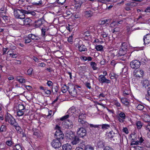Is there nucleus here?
Listing matches in <instances>:
<instances>
[{
	"instance_id": "48",
	"label": "nucleus",
	"mask_w": 150,
	"mask_h": 150,
	"mask_svg": "<svg viewBox=\"0 0 150 150\" xmlns=\"http://www.w3.org/2000/svg\"><path fill=\"white\" fill-rule=\"evenodd\" d=\"M116 25H117V22L116 21H113L110 24V27L111 28H113Z\"/></svg>"
},
{
	"instance_id": "49",
	"label": "nucleus",
	"mask_w": 150,
	"mask_h": 150,
	"mask_svg": "<svg viewBox=\"0 0 150 150\" xmlns=\"http://www.w3.org/2000/svg\"><path fill=\"white\" fill-rule=\"evenodd\" d=\"M6 144L8 146H11L13 144V143L11 140H9L6 141Z\"/></svg>"
},
{
	"instance_id": "57",
	"label": "nucleus",
	"mask_w": 150,
	"mask_h": 150,
	"mask_svg": "<svg viewBox=\"0 0 150 150\" xmlns=\"http://www.w3.org/2000/svg\"><path fill=\"white\" fill-rule=\"evenodd\" d=\"M45 93L48 95H50L51 93V91L50 90H48L47 89H46V90L44 91Z\"/></svg>"
},
{
	"instance_id": "1",
	"label": "nucleus",
	"mask_w": 150,
	"mask_h": 150,
	"mask_svg": "<svg viewBox=\"0 0 150 150\" xmlns=\"http://www.w3.org/2000/svg\"><path fill=\"white\" fill-rule=\"evenodd\" d=\"M12 9L14 11V15L16 18L21 19H23L25 18V14L27 13V11L13 8Z\"/></svg>"
},
{
	"instance_id": "44",
	"label": "nucleus",
	"mask_w": 150,
	"mask_h": 150,
	"mask_svg": "<svg viewBox=\"0 0 150 150\" xmlns=\"http://www.w3.org/2000/svg\"><path fill=\"white\" fill-rule=\"evenodd\" d=\"M15 148L16 150H22V147L20 144H17L15 146Z\"/></svg>"
},
{
	"instance_id": "58",
	"label": "nucleus",
	"mask_w": 150,
	"mask_h": 150,
	"mask_svg": "<svg viewBox=\"0 0 150 150\" xmlns=\"http://www.w3.org/2000/svg\"><path fill=\"white\" fill-rule=\"evenodd\" d=\"M65 1L66 0H58L57 3L59 4L63 5Z\"/></svg>"
},
{
	"instance_id": "3",
	"label": "nucleus",
	"mask_w": 150,
	"mask_h": 150,
	"mask_svg": "<svg viewBox=\"0 0 150 150\" xmlns=\"http://www.w3.org/2000/svg\"><path fill=\"white\" fill-rule=\"evenodd\" d=\"M56 130L54 134L55 137L57 139L61 141L64 137V134L61 130L60 127L58 125H56L55 128Z\"/></svg>"
},
{
	"instance_id": "19",
	"label": "nucleus",
	"mask_w": 150,
	"mask_h": 150,
	"mask_svg": "<svg viewBox=\"0 0 150 150\" xmlns=\"http://www.w3.org/2000/svg\"><path fill=\"white\" fill-rule=\"evenodd\" d=\"M0 17L3 19V21H1V22L3 23H7L9 21V18L7 16L2 15H0Z\"/></svg>"
},
{
	"instance_id": "47",
	"label": "nucleus",
	"mask_w": 150,
	"mask_h": 150,
	"mask_svg": "<svg viewBox=\"0 0 150 150\" xmlns=\"http://www.w3.org/2000/svg\"><path fill=\"white\" fill-rule=\"evenodd\" d=\"M30 14L33 16H35L36 14L35 11H27V13L26 14Z\"/></svg>"
},
{
	"instance_id": "38",
	"label": "nucleus",
	"mask_w": 150,
	"mask_h": 150,
	"mask_svg": "<svg viewBox=\"0 0 150 150\" xmlns=\"http://www.w3.org/2000/svg\"><path fill=\"white\" fill-rule=\"evenodd\" d=\"M25 112V110H17V115L18 116L20 117L23 115Z\"/></svg>"
},
{
	"instance_id": "23",
	"label": "nucleus",
	"mask_w": 150,
	"mask_h": 150,
	"mask_svg": "<svg viewBox=\"0 0 150 150\" xmlns=\"http://www.w3.org/2000/svg\"><path fill=\"white\" fill-rule=\"evenodd\" d=\"M63 150H71V146L68 144H67L62 146Z\"/></svg>"
},
{
	"instance_id": "24",
	"label": "nucleus",
	"mask_w": 150,
	"mask_h": 150,
	"mask_svg": "<svg viewBox=\"0 0 150 150\" xmlns=\"http://www.w3.org/2000/svg\"><path fill=\"white\" fill-rule=\"evenodd\" d=\"M65 125L67 126V128H71L73 126V123L71 121L70 122L69 120H67L65 121L64 122Z\"/></svg>"
},
{
	"instance_id": "56",
	"label": "nucleus",
	"mask_w": 150,
	"mask_h": 150,
	"mask_svg": "<svg viewBox=\"0 0 150 150\" xmlns=\"http://www.w3.org/2000/svg\"><path fill=\"white\" fill-rule=\"evenodd\" d=\"M17 80L21 83H25V80L24 79H18Z\"/></svg>"
},
{
	"instance_id": "37",
	"label": "nucleus",
	"mask_w": 150,
	"mask_h": 150,
	"mask_svg": "<svg viewBox=\"0 0 150 150\" xmlns=\"http://www.w3.org/2000/svg\"><path fill=\"white\" fill-rule=\"evenodd\" d=\"M25 108V106L22 104H19L18 105L17 110H24Z\"/></svg>"
},
{
	"instance_id": "12",
	"label": "nucleus",
	"mask_w": 150,
	"mask_h": 150,
	"mask_svg": "<svg viewBox=\"0 0 150 150\" xmlns=\"http://www.w3.org/2000/svg\"><path fill=\"white\" fill-rule=\"evenodd\" d=\"M99 81L100 83H110L111 81L110 80L107 79L104 75H100L99 76L98 78Z\"/></svg>"
},
{
	"instance_id": "33",
	"label": "nucleus",
	"mask_w": 150,
	"mask_h": 150,
	"mask_svg": "<svg viewBox=\"0 0 150 150\" xmlns=\"http://www.w3.org/2000/svg\"><path fill=\"white\" fill-rule=\"evenodd\" d=\"M127 43L125 42L123 43L121 45V47L120 48L122 50L126 51L127 49Z\"/></svg>"
},
{
	"instance_id": "52",
	"label": "nucleus",
	"mask_w": 150,
	"mask_h": 150,
	"mask_svg": "<svg viewBox=\"0 0 150 150\" xmlns=\"http://www.w3.org/2000/svg\"><path fill=\"white\" fill-rule=\"evenodd\" d=\"M6 11L4 8H2L0 9V14L1 15H2V14L3 13L6 12Z\"/></svg>"
},
{
	"instance_id": "14",
	"label": "nucleus",
	"mask_w": 150,
	"mask_h": 150,
	"mask_svg": "<svg viewBox=\"0 0 150 150\" xmlns=\"http://www.w3.org/2000/svg\"><path fill=\"white\" fill-rule=\"evenodd\" d=\"M74 136V135L71 131H67L66 132L65 137L67 139L71 140Z\"/></svg>"
},
{
	"instance_id": "13",
	"label": "nucleus",
	"mask_w": 150,
	"mask_h": 150,
	"mask_svg": "<svg viewBox=\"0 0 150 150\" xmlns=\"http://www.w3.org/2000/svg\"><path fill=\"white\" fill-rule=\"evenodd\" d=\"M80 142L79 138L77 136H74L71 140V143L73 145H76Z\"/></svg>"
},
{
	"instance_id": "8",
	"label": "nucleus",
	"mask_w": 150,
	"mask_h": 150,
	"mask_svg": "<svg viewBox=\"0 0 150 150\" xmlns=\"http://www.w3.org/2000/svg\"><path fill=\"white\" fill-rule=\"evenodd\" d=\"M76 47L79 48V50L80 52L86 51L87 50L86 47L85 45L82 44L81 41H79L75 45Z\"/></svg>"
},
{
	"instance_id": "22",
	"label": "nucleus",
	"mask_w": 150,
	"mask_h": 150,
	"mask_svg": "<svg viewBox=\"0 0 150 150\" xmlns=\"http://www.w3.org/2000/svg\"><path fill=\"white\" fill-rule=\"evenodd\" d=\"M85 16L86 17L92 16L93 15V12L91 10L85 11L84 13Z\"/></svg>"
},
{
	"instance_id": "39",
	"label": "nucleus",
	"mask_w": 150,
	"mask_h": 150,
	"mask_svg": "<svg viewBox=\"0 0 150 150\" xmlns=\"http://www.w3.org/2000/svg\"><path fill=\"white\" fill-rule=\"evenodd\" d=\"M139 140H137L139 144H141L142 143H144V138H143L142 137H139L138 138Z\"/></svg>"
},
{
	"instance_id": "26",
	"label": "nucleus",
	"mask_w": 150,
	"mask_h": 150,
	"mask_svg": "<svg viewBox=\"0 0 150 150\" xmlns=\"http://www.w3.org/2000/svg\"><path fill=\"white\" fill-rule=\"evenodd\" d=\"M33 135L35 136L36 137H38L40 136V132L39 131L36 129H33Z\"/></svg>"
},
{
	"instance_id": "21",
	"label": "nucleus",
	"mask_w": 150,
	"mask_h": 150,
	"mask_svg": "<svg viewBox=\"0 0 150 150\" xmlns=\"http://www.w3.org/2000/svg\"><path fill=\"white\" fill-rule=\"evenodd\" d=\"M143 119L144 122L148 124L150 122V116L147 115H145L143 117Z\"/></svg>"
},
{
	"instance_id": "35",
	"label": "nucleus",
	"mask_w": 150,
	"mask_h": 150,
	"mask_svg": "<svg viewBox=\"0 0 150 150\" xmlns=\"http://www.w3.org/2000/svg\"><path fill=\"white\" fill-rule=\"evenodd\" d=\"M132 139L133 140V141H132V143H131V145H137L139 144L137 140H136L137 139V138H132Z\"/></svg>"
},
{
	"instance_id": "29",
	"label": "nucleus",
	"mask_w": 150,
	"mask_h": 150,
	"mask_svg": "<svg viewBox=\"0 0 150 150\" xmlns=\"http://www.w3.org/2000/svg\"><path fill=\"white\" fill-rule=\"evenodd\" d=\"M48 28L46 27H44L42 28L41 29V35L43 37L45 35L46 31H48Z\"/></svg>"
},
{
	"instance_id": "34",
	"label": "nucleus",
	"mask_w": 150,
	"mask_h": 150,
	"mask_svg": "<svg viewBox=\"0 0 150 150\" xmlns=\"http://www.w3.org/2000/svg\"><path fill=\"white\" fill-rule=\"evenodd\" d=\"M90 65L93 70H96L97 67H96L97 64L94 62H91L90 63Z\"/></svg>"
},
{
	"instance_id": "17",
	"label": "nucleus",
	"mask_w": 150,
	"mask_h": 150,
	"mask_svg": "<svg viewBox=\"0 0 150 150\" xmlns=\"http://www.w3.org/2000/svg\"><path fill=\"white\" fill-rule=\"evenodd\" d=\"M76 111L75 109L74 108H70L68 110L67 112L68 113V115H69V116H71L73 115V116H74L73 115L74 114H76Z\"/></svg>"
},
{
	"instance_id": "28",
	"label": "nucleus",
	"mask_w": 150,
	"mask_h": 150,
	"mask_svg": "<svg viewBox=\"0 0 150 150\" xmlns=\"http://www.w3.org/2000/svg\"><path fill=\"white\" fill-rule=\"evenodd\" d=\"M97 145L99 148H101L104 146V143L103 141L101 140H99L97 142Z\"/></svg>"
},
{
	"instance_id": "59",
	"label": "nucleus",
	"mask_w": 150,
	"mask_h": 150,
	"mask_svg": "<svg viewBox=\"0 0 150 150\" xmlns=\"http://www.w3.org/2000/svg\"><path fill=\"white\" fill-rule=\"evenodd\" d=\"M83 34L86 37H88V36H90V33L88 31H86Z\"/></svg>"
},
{
	"instance_id": "9",
	"label": "nucleus",
	"mask_w": 150,
	"mask_h": 150,
	"mask_svg": "<svg viewBox=\"0 0 150 150\" xmlns=\"http://www.w3.org/2000/svg\"><path fill=\"white\" fill-rule=\"evenodd\" d=\"M51 144L54 148H59L62 146L61 141L58 139H54L51 142Z\"/></svg>"
},
{
	"instance_id": "31",
	"label": "nucleus",
	"mask_w": 150,
	"mask_h": 150,
	"mask_svg": "<svg viewBox=\"0 0 150 150\" xmlns=\"http://www.w3.org/2000/svg\"><path fill=\"white\" fill-rule=\"evenodd\" d=\"M7 127L5 125H2L0 127V132H5L6 131Z\"/></svg>"
},
{
	"instance_id": "6",
	"label": "nucleus",
	"mask_w": 150,
	"mask_h": 150,
	"mask_svg": "<svg viewBox=\"0 0 150 150\" xmlns=\"http://www.w3.org/2000/svg\"><path fill=\"white\" fill-rule=\"evenodd\" d=\"M5 120L6 122H8L11 125L14 126H16V122L13 117L10 114L7 113L5 117Z\"/></svg>"
},
{
	"instance_id": "36",
	"label": "nucleus",
	"mask_w": 150,
	"mask_h": 150,
	"mask_svg": "<svg viewBox=\"0 0 150 150\" xmlns=\"http://www.w3.org/2000/svg\"><path fill=\"white\" fill-rule=\"evenodd\" d=\"M143 123L140 121H139L137 122L136 123V125L137 126V127L138 129H140L143 125Z\"/></svg>"
},
{
	"instance_id": "2",
	"label": "nucleus",
	"mask_w": 150,
	"mask_h": 150,
	"mask_svg": "<svg viewBox=\"0 0 150 150\" xmlns=\"http://www.w3.org/2000/svg\"><path fill=\"white\" fill-rule=\"evenodd\" d=\"M90 127L91 128H94V129H92L93 132V134H96L98 132L99 128L101 126L102 128L103 129H108L110 127V125L107 124H104L102 125H93V124H90L89 125Z\"/></svg>"
},
{
	"instance_id": "10",
	"label": "nucleus",
	"mask_w": 150,
	"mask_h": 150,
	"mask_svg": "<svg viewBox=\"0 0 150 150\" xmlns=\"http://www.w3.org/2000/svg\"><path fill=\"white\" fill-rule=\"evenodd\" d=\"M131 67L133 69H137L141 65L140 62L137 60H133L130 63Z\"/></svg>"
},
{
	"instance_id": "7",
	"label": "nucleus",
	"mask_w": 150,
	"mask_h": 150,
	"mask_svg": "<svg viewBox=\"0 0 150 150\" xmlns=\"http://www.w3.org/2000/svg\"><path fill=\"white\" fill-rule=\"evenodd\" d=\"M87 133L86 129L82 127L79 128L77 132L78 135L81 137H83L86 136Z\"/></svg>"
},
{
	"instance_id": "45",
	"label": "nucleus",
	"mask_w": 150,
	"mask_h": 150,
	"mask_svg": "<svg viewBox=\"0 0 150 150\" xmlns=\"http://www.w3.org/2000/svg\"><path fill=\"white\" fill-rule=\"evenodd\" d=\"M84 149L85 150H93V148L89 145L86 146Z\"/></svg>"
},
{
	"instance_id": "18",
	"label": "nucleus",
	"mask_w": 150,
	"mask_h": 150,
	"mask_svg": "<svg viewBox=\"0 0 150 150\" xmlns=\"http://www.w3.org/2000/svg\"><path fill=\"white\" fill-rule=\"evenodd\" d=\"M141 83L142 86L145 88L147 87L149 84V81L146 79L142 80Z\"/></svg>"
},
{
	"instance_id": "4",
	"label": "nucleus",
	"mask_w": 150,
	"mask_h": 150,
	"mask_svg": "<svg viewBox=\"0 0 150 150\" xmlns=\"http://www.w3.org/2000/svg\"><path fill=\"white\" fill-rule=\"evenodd\" d=\"M86 115L85 114H82L79 116L78 121L79 124H81L84 127H87L89 124L86 120Z\"/></svg>"
},
{
	"instance_id": "40",
	"label": "nucleus",
	"mask_w": 150,
	"mask_h": 150,
	"mask_svg": "<svg viewBox=\"0 0 150 150\" xmlns=\"http://www.w3.org/2000/svg\"><path fill=\"white\" fill-rule=\"evenodd\" d=\"M125 54L126 51H123L121 49H120L118 53V54L119 55V56L124 55Z\"/></svg>"
},
{
	"instance_id": "11",
	"label": "nucleus",
	"mask_w": 150,
	"mask_h": 150,
	"mask_svg": "<svg viewBox=\"0 0 150 150\" xmlns=\"http://www.w3.org/2000/svg\"><path fill=\"white\" fill-rule=\"evenodd\" d=\"M45 21L43 18H42L35 22V27L38 28L41 26L45 23Z\"/></svg>"
},
{
	"instance_id": "43",
	"label": "nucleus",
	"mask_w": 150,
	"mask_h": 150,
	"mask_svg": "<svg viewBox=\"0 0 150 150\" xmlns=\"http://www.w3.org/2000/svg\"><path fill=\"white\" fill-rule=\"evenodd\" d=\"M96 49L98 51H101L103 49V47L102 45H98L96 47Z\"/></svg>"
},
{
	"instance_id": "50",
	"label": "nucleus",
	"mask_w": 150,
	"mask_h": 150,
	"mask_svg": "<svg viewBox=\"0 0 150 150\" xmlns=\"http://www.w3.org/2000/svg\"><path fill=\"white\" fill-rule=\"evenodd\" d=\"M69 117V115H67L65 116H63L60 118V120L61 121L64 120L67 118H68Z\"/></svg>"
},
{
	"instance_id": "41",
	"label": "nucleus",
	"mask_w": 150,
	"mask_h": 150,
	"mask_svg": "<svg viewBox=\"0 0 150 150\" xmlns=\"http://www.w3.org/2000/svg\"><path fill=\"white\" fill-rule=\"evenodd\" d=\"M123 96H126L127 95H129L130 94V91L129 90L127 89H125L123 91Z\"/></svg>"
},
{
	"instance_id": "25",
	"label": "nucleus",
	"mask_w": 150,
	"mask_h": 150,
	"mask_svg": "<svg viewBox=\"0 0 150 150\" xmlns=\"http://www.w3.org/2000/svg\"><path fill=\"white\" fill-rule=\"evenodd\" d=\"M32 21V20L29 18H26L23 20L24 24L26 25H30Z\"/></svg>"
},
{
	"instance_id": "46",
	"label": "nucleus",
	"mask_w": 150,
	"mask_h": 150,
	"mask_svg": "<svg viewBox=\"0 0 150 150\" xmlns=\"http://www.w3.org/2000/svg\"><path fill=\"white\" fill-rule=\"evenodd\" d=\"M137 108L138 110H141L144 109V106L140 104L138 105Z\"/></svg>"
},
{
	"instance_id": "30",
	"label": "nucleus",
	"mask_w": 150,
	"mask_h": 150,
	"mask_svg": "<svg viewBox=\"0 0 150 150\" xmlns=\"http://www.w3.org/2000/svg\"><path fill=\"white\" fill-rule=\"evenodd\" d=\"M32 4L35 6H40L42 4L41 0H36V2H33Z\"/></svg>"
},
{
	"instance_id": "51",
	"label": "nucleus",
	"mask_w": 150,
	"mask_h": 150,
	"mask_svg": "<svg viewBox=\"0 0 150 150\" xmlns=\"http://www.w3.org/2000/svg\"><path fill=\"white\" fill-rule=\"evenodd\" d=\"M146 129L150 132V122L148 123L147 125H144Z\"/></svg>"
},
{
	"instance_id": "55",
	"label": "nucleus",
	"mask_w": 150,
	"mask_h": 150,
	"mask_svg": "<svg viewBox=\"0 0 150 150\" xmlns=\"http://www.w3.org/2000/svg\"><path fill=\"white\" fill-rule=\"evenodd\" d=\"M120 31V29L119 28H114L112 31L113 33H118Z\"/></svg>"
},
{
	"instance_id": "5",
	"label": "nucleus",
	"mask_w": 150,
	"mask_h": 150,
	"mask_svg": "<svg viewBox=\"0 0 150 150\" xmlns=\"http://www.w3.org/2000/svg\"><path fill=\"white\" fill-rule=\"evenodd\" d=\"M67 89L69 94L73 97L76 96L79 93L78 91L77 90L75 86L73 85H70L67 87Z\"/></svg>"
},
{
	"instance_id": "61",
	"label": "nucleus",
	"mask_w": 150,
	"mask_h": 150,
	"mask_svg": "<svg viewBox=\"0 0 150 150\" xmlns=\"http://www.w3.org/2000/svg\"><path fill=\"white\" fill-rule=\"evenodd\" d=\"M47 84V85L48 86L50 87V86H52L53 85V83L51 81H48Z\"/></svg>"
},
{
	"instance_id": "53",
	"label": "nucleus",
	"mask_w": 150,
	"mask_h": 150,
	"mask_svg": "<svg viewBox=\"0 0 150 150\" xmlns=\"http://www.w3.org/2000/svg\"><path fill=\"white\" fill-rule=\"evenodd\" d=\"M72 37L73 36L72 35H71L68 38L67 40L70 43H71L73 42Z\"/></svg>"
},
{
	"instance_id": "62",
	"label": "nucleus",
	"mask_w": 150,
	"mask_h": 150,
	"mask_svg": "<svg viewBox=\"0 0 150 150\" xmlns=\"http://www.w3.org/2000/svg\"><path fill=\"white\" fill-rule=\"evenodd\" d=\"M103 150H113V149L111 147L107 146L104 148Z\"/></svg>"
},
{
	"instance_id": "20",
	"label": "nucleus",
	"mask_w": 150,
	"mask_h": 150,
	"mask_svg": "<svg viewBox=\"0 0 150 150\" xmlns=\"http://www.w3.org/2000/svg\"><path fill=\"white\" fill-rule=\"evenodd\" d=\"M121 102L126 106L129 105V101L125 98H121Z\"/></svg>"
},
{
	"instance_id": "63",
	"label": "nucleus",
	"mask_w": 150,
	"mask_h": 150,
	"mask_svg": "<svg viewBox=\"0 0 150 150\" xmlns=\"http://www.w3.org/2000/svg\"><path fill=\"white\" fill-rule=\"evenodd\" d=\"M144 11L146 13H150V6L147 7Z\"/></svg>"
},
{
	"instance_id": "54",
	"label": "nucleus",
	"mask_w": 150,
	"mask_h": 150,
	"mask_svg": "<svg viewBox=\"0 0 150 150\" xmlns=\"http://www.w3.org/2000/svg\"><path fill=\"white\" fill-rule=\"evenodd\" d=\"M33 69L32 68H29L27 71L28 74L29 75H31L32 74Z\"/></svg>"
},
{
	"instance_id": "16",
	"label": "nucleus",
	"mask_w": 150,
	"mask_h": 150,
	"mask_svg": "<svg viewBox=\"0 0 150 150\" xmlns=\"http://www.w3.org/2000/svg\"><path fill=\"white\" fill-rule=\"evenodd\" d=\"M134 75L137 77L139 78L142 77L143 75L144 74V72L143 70H139L136 71L135 72H134Z\"/></svg>"
},
{
	"instance_id": "60",
	"label": "nucleus",
	"mask_w": 150,
	"mask_h": 150,
	"mask_svg": "<svg viewBox=\"0 0 150 150\" xmlns=\"http://www.w3.org/2000/svg\"><path fill=\"white\" fill-rule=\"evenodd\" d=\"M85 85L89 89H91V83L89 82H86L85 83Z\"/></svg>"
},
{
	"instance_id": "32",
	"label": "nucleus",
	"mask_w": 150,
	"mask_h": 150,
	"mask_svg": "<svg viewBox=\"0 0 150 150\" xmlns=\"http://www.w3.org/2000/svg\"><path fill=\"white\" fill-rule=\"evenodd\" d=\"M59 89L58 87L56 86H54L53 87H52V91L54 95L55 94L58 92Z\"/></svg>"
},
{
	"instance_id": "64",
	"label": "nucleus",
	"mask_w": 150,
	"mask_h": 150,
	"mask_svg": "<svg viewBox=\"0 0 150 150\" xmlns=\"http://www.w3.org/2000/svg\"><path fill=\"white\" fill-rule=\"evenodd\" d=\"M146 99L148 101H150V96L149 94L146 95L145 97Z\"/></svg>"
},
{
	"instance_id": "27",
	"label": "nucleus",
	"mask_w": 150,
	"mask_h": 150,
	"mask_svg": "<svg viewBox=\"0 0 150 150\" xmlns=\"http://www.w3.org/2000/svg\"><path fill=\"white\" fill-rule=\"evenodd\" d=\"M28 38H30L33 40H38V37L37 36H36L33 34H30L28 35Z\"/></svg>"
},
{
	"instance_id": "42",
	"label": "nucleus",
	"mask_w": 150,
	"mask_h": 150,
	"mask_svg": "<svg viewBox=\"0 0 150 150\" xmlns=\"http://www.w3.org/2000/svg\"><path fill=\"white\" fill-rule=\"evenodd\" d=\"M125 115L123 112H121L119 114L118 117L121 118H122L123 119H125Z\"/></svg>"
},
{
	"instance_id": "15",
	"label": "nucleus",
	"mask_w": 150,
	"mask_h": 150,
	"mask_svg": "<svg viewBox=\"0 0 150 150\" xmlns=\"http://www.w3.org/2000/svg\"><path fill=\"white\" fill-rule=\"evenodd\" d=\"M143 41L145 45L148 44L150 42V34H147L144 36V37Z\"/></svg>"
}]
</instances>
